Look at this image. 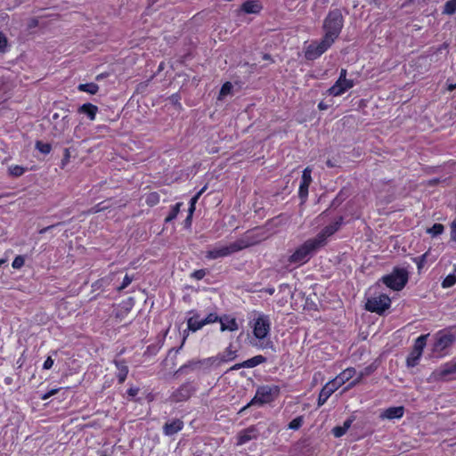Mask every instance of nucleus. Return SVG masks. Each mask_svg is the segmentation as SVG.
Listing matches in <instances>:
<instances>
[{
    "instance_id": "09e8293b",
    "label": "nucleus",
    "mask_w": 456,
    "mask_h": 456,
    "mask_svg": "<svg viewBox=\"0 0 456 456\" xmlns=\"http://www.w3.org/2000/svg\"><path fill=\"white\" fill-rule=\"evenodd\" d=\"M346 431L344 430V428L342 426L335 427L332 430V433L336 437H340V436H344L346 434Z\"/></svg>"
},
{
    "instance_id": "774afa93",
    "label": "nucleus",
    "mask_w": 456,
    "mask_h": 456,
    "mask_svg": "<svg viewBox=\"0 0 456 456\" xmlns=\"http://www.w3.org/2000/svg\"><path fill=\"white\" fill-rule=\"evenodd\" d=\"M185 340H186V336H183V342H182V345H181L180 348L183 346V345L184 344Z\"/></svg>"
},
{
    "instance_id": "412c9836",
    "label": "nucleus",
    "mask_w": 456,
    "mask_h": 456,
    "mask_svg": "<svg viewBox=\"0 0 456 456\" xmlns=\"http://www.w3.org/2000/svg\"><path fill=\"white\" fill-rule=\"evenodd\" d=\"M262 9L260 3L256 0L246 1L241 5V10L246 13H258Z\"/></svg>"
},
{
    "instance_id": "6e6552de",
    "label": "nucleus",
    "mask_w": 456,
    "mask_h": 456,
    "mask_svg": "<svg viewBox=\"0 0 456 456\" xmlns=\"http://www.w3.org/2000/svg\"><path fill=\"white\" fill-rule=\"evenodd\" d=\"M428 334L419 336L414 342L413 348L407 357L406 362L409 367H415L422 355L423 350L427 345Z\"/></svg>"
},
{
    "instance_id": "72a5a7b5",
    "label": "nucleus",
    "mask_w": 456,
    "mask_h": 456,
    "mask_svg": "<svg viewBox=\"0 0 456 456\" xmlns=\"http://www.w3.org/2000/svg\"><path fill=\"white\" fill-rule=\"evenodd\" d=\"M456 12V0H449L444 4V13L452 15Z\"/></svg>"
},
{
    "instance_id": "3c124183",
    "label": "nucleus",
    "mask_w": 456,
    "mask_h": 456,
    "mask_svg": "<svg viewBox=\"0 0 456 456\" xmlns=\"http://www.w3.org/2000/svg\"><path fill=\"white\" fill-rule=\"evenodd\" d=\"M206 273L204 270H198L192 273V277L197 280H201L205 276Z\"/></svg>"
},
{
    "instance_id": "f03ea898",
    "label": "nucleus",
    "mask_w": 456,
    "mask_h": 456,
    "mask_svg": "<svg viewBox=\"0 0 456 456\" xmlns=\"http://www.w3.org/2000/svg\"><path fill=\"white\" fill-rule=\"evenodd\" d=\"M320 247L314 239L305 240L301 246L289 256V262L297 266H300L310 260Z\"/></svg>"
},
{
    "instance_id": "f3484780",
    "label": "nucleus",
    "mask_w": 456,
    "mask_h": 456,
    "mask_svg": "<svg viewBox=\"0 0 456 456\" xmlns=\"http://www.w3.org/2000/svg\"><path fill=\"white\" fill-rule=\"evenodd\" d=\"M255 438H256V430L250 427L239 434L237 445H242Z\"/></svg>"
},
{
    "instance_id": "6ab92c4d",
    "label": "nucleus",
    "mask_w": 456,
    "mask_h": 456,
    "mask_svg": "<svg viewBox=\"0 0 456 456\" xmlns=\"http://www.w3.org/2000/svg\"><path fill=\"white\" fill-rule=\"evenodd\" d=\"M187 326L189 330L196 332L205 326V322L198 314H195L187 320Z\"/></svg>"
},
{
    "instance_id": "f257e3e1",
    "label": "nucleus",
    "mask_w": 456,
    "mask_h": 456,
    "mask_svg": "<svg viewBox=\"0 0 456 456\" xmlns=\"http://www.w3.org/2000/svg\"><path fill=\"white\" fill-rule=\"evenodd\" d=\"M343 16L339 10H333L329 12L324 20V36L320 41H313L307 45L305 51V57L314 61L319 58L334 44L343 28Z\"/></svg>"
},
{
    "instance_id": "e433bc0d",
    "label": "nucleus",
    "mask_w": 456,
    "mask_h": 456,
    "mask_svg": "<svg viewBox=\"0 0 456 456\" xmlns=\"http://www.w3.org/2000/svg\"><path fill=\"white\" fill-rule=\"evenodd\" d=\"M342 385L338 382V380L335 378L332 380L326 383L324 386L331 394H333L336 390H338Z\"/></svg>"
},
{
    "instance_id": "13d9d810",
    "label": "nucleus",
    "mask_w": 456,
    "mask_h": 456,
    "mask_svg": "<svg viewBox=\"0 0 456 456\" xmlns=\"http://www.w3.org/2000/svg\"><path fill=\"white\" fill-rule=\"evenodd\" d=\"M240 368H244L243 365H241V362L240 363H236L234 364L232 367H231V370H237Z\"/></svg>"
},
{
    "instance_id": "603ef678",
    "label": "nucleus",
    "mask_w": 456,
    "mask_h": 456,
    "mask_svg": "<svg viewBox=\"0 0 456 456\" xmlns=\"http://www.w3.org/2000/svg\"><path fill=\"white\" fill-rule=\"evenodd\" d=\"M58 390H59L58 388L52 389V390L48 391L47 393H45V395H43L41 398L43 400H47L48 398H50L51 396L55 395L58 392Z\"/></svg>"
},
{
    "instance_id": "338daca9",
    "label": "nucleus",
    "mask_w": 456,
    "mask_h": 456,
    "mask_svg": "<svg viewBox=\"0 0 456 456\" xmlns=\"http://www.w3.org/2000/svg\"><path fill=\"white\" fill-rule=\"evenodd\" d=\"M318 107H319L320 110H325L326 109V106L322 102H320Z\"/></svg>"
},
{
    "instance_id": "4d7b16f0",
    "label": "nucleus",
    "mask_w": 456,
    "mask_h": 456,
    "mask_svg": "<svg viewBox=\"0 0 456 456\" xmlns=\"http://www.w3.org/2000/svg\"><path fill=\"white\" fill-rule=\"evenodd\" d=\"M127 393L130 396H135L138 393V388L131 387L127 390Z\"/></svg>"
},
{
    "instance_id": "c9c22d12",
    "label": "nucleus",
    "mask_w": 456,
    "mask_h": 456,
    "mask_svg": "<svg viewBox=\"0 0 456 456\" xmlns=\"http://www.w3.org/2000/svg\"><path fill=\"white\" fill-rule=\"evenodd\" d=\"M304 422V417L298 416L292 419L289 424V428L292 430H297L301 428Z\"/></svg>"
},
{
    "instance_id": "cd10ccee",
    "label": "nucleus",
    "mask_w": 456,
    "mask_h": 456,
    "mask_svg": "<svg viewBox=\"0 0 456 456\" xmlns=\"http://www.w3.org/2000/svg\"><path fill=\"white\" fill-rule=\"evenodd\" d=\"M26 172V168L19 165H12L8 167V173L14 177H20Z\"/></svg>"
},
{
    "instance_id": "6e6d98bb",
    "label": "nucleus",
    "mask_w": 456,
    "mask_h": 456,
    "mask_svg": "<svg viewBox=\"0 0 456 456\" xmlns=\"http://www.w3.org/2000/svg\"><path fill=\"white\" fill-rule=\"evenodd\" d=\"M352 422H353V419H346L342 426L344 428V430L347 431V429L351 427Z\"/></svg>"
},
{
    "instance_id": "864d4df0",
    "label": "nucleus",
    "mask_w": 456,
    "mask_h": 456,
    "mask_svg": "<svg viewBox=\"0 0 456 456\" xmlns=\"http://www.w3.org/2000/svg\"><path fill=\"white\" fill-rule=\"evenodd\" d=\"M361 382V377H356L353 381H351L348 386L345 388V390H348Z\"/></svg>"
},
{
    "instance_id": "1a4fd4ad",
    "label": "nucleus",
    "mask_w": 456,
    "mask_h": 456,
    "mask_svg": "<svg viewBox=\"0 0 456 456\" xmlns=\"http://www.w3.org/2000/svg\"><path fill=\"white\" fill-rule=\"evenodd\" d=\"M454 373H456V362H450L435 370L428 379L430 381L447 380Z\"/></svg>"
},
{
    "instance_id": "c03bdc74",
    "label": "nucleus",
    "mask_w": 456,
    "mask_h": 456,
    "mask_svg": "<svg viewBox=\"0 0 456 456\" xmlns=\"http://www.w3.org/2000/svg\"><path fill=\"white\" fill-rule=\"evenodd\" d=\"M7 48V39L5 36L0 32V52H4Z\"/></svg>"
},
{
    "instance_id": "680f3d73",
    "label": "nucleus",
    "mask_w": 456,
    "mask_h": 456,
    "mask_svg": "<svg viewBox=\"0 0 456 456\" xmlns=\"http://www.w3.org/2000/svg\"><path fill=\"white\" fill-rule=\"evenodd\" d=\"M285 290H289V285L287 284H281L280 286V291H285Z\"/></svg>"
},
{
    "instance_id": "0e129e2a",
    "label": "nucleus",
    "mask_w": 456,
    "mask_h": 456,
    "mask_svg": "<svg viewBox=\"0 0 456 456\" xmlns=\"http://www.w3.org/2000/svg\"><path fill=\"white\" fill-rule=\"evenodd\" d=\"M181 391H186V395H183V398H186L189 396L188 390L186 387H183L181 388Z\"/></svg>"
},
{
    "instance_id": "2f4dec72",
    "label": "nucleus",
    "mask_w": 456,
    "mask_h": 456,
    "mask_svg": "<svg viewBox=\"0 0 456 456\" xmlns=\"http://www.w3.org/2000/svg\"><path fill=\"white\" fill-rule=\"evenodd\" d=\"M429 251H427L423 255L413 258V262L417 265L418 270L420 271L425 264L428 262Z\"/></svg>"
},
{
    "instance_id": "052dcab7",
    "label": "nucleus",
    "mask_w": 456,
    "mask_h": 456,
    "mask_svg": "<svg viewBox=\"0 0 456 456\" xmlns=\"http://www.w3.org/2000/svg\"><path fill=\"white\" fill-rule=\"evenodd\" d=\"M53 227H54V225H50V226L45 227V228H43V229H41L39 231V233H41V234L45 233V232H46L47 231H49L50 229H52Z\"/></svg>"
},
{
    "instance_id": "0eeeda50",
    "label": "nucleus",
    "mask_w": 456,
    "mask_h": 456,
    "mask_svg": "<svg viewBox=\"0 0 456 456\" xmlns=\"http://www.w3.org/2000/svg\"><path fill=\"white\" fill-rule=\"evenodd\" d=\"M391 299L385 294L368 298L365 308L372 313L382 314L390 307Z\"/></svg>"
},
{
    "instance_id": "69168bd1",
    "label": "nucleus",
    "mask_w": 456,
    "mask_h": 456,
    "mask_svg": "<svg viewBox=\"0 0 456 456\" xmlns=\"http://www.w3.org/2000/svg\"><path fill=\"white\" fill-rule=\"evenodd\" d=\"M191 216H192V215H191V213L189 212V216H187V218H186V223H187V224H191Z\"/></svg>"
},
{
    "instance_id": "4468645a",
    "label": "nucleus",
    "mask_w": 456,
    "mask_h": 456,
    "mask_svg": "<svg viewBox=\"0 0 456 456\" xmlns=\"http://www.w3.org/2000/svg\"><path fill=\"white\" fill-rule=\"evenodd\" d=\"M226 256H228V253L225 243H218L206 252V257L208 259H217Z\"/></svg>"
},
{
    "instance_id": "4be33fe9",
    "label": "nucleus",
    "mask_w": 456,
    "mask_h": 456,
    "mask_svg": "<svg viewBox=\"0 0 456 456\" xmlns=\"http://www.w3.org/2000/svg\"><path fill=\"white\" fill-rule=\"evenodd\" d=\"M98 111L97 106L92 103H85L78 109V112L86 115L90 120H94Z\"/></svg>"
},
{
    "instance_id": "39448f33",
    "label": "nucleus",
    "mask_w": 456,
    "mask_h": 456,
    "mask_svg": "<svg viewBox=\"0 0 456 456\" xmlns=\"http://www.w3.org/2000/svg\"><path fill=\"white\" fill-rule=\"evenodd\" d=\"M259 240L253 232H245L235 241L225 243L228 256L258 243Z\"/></svg>"
},
{
    "instance_id": "ddd939ff",
    "label": "nucleus",
    "mask_w": 456,
    "mask_h": 456,
    "mask_svg": "<svg viewBox=\"0 0 456 456\" xmlns=\"http://www.w3.org/2000/svg\"><path fill=\"white\" fill-rule=\"evenodd\" d=\"M312 168L307 167L304 169L302 174V180L299 185L298 193L300 198L305 199L308 195V188L312 182Z\"/></svg>"
},
{
    "instance_id": "bb28decb",
    "label": "nucleus",
    "mask_w": 456,
    "mask_h": 456,
    "mask_svg": "<svg viewBox=\"0 0 456 456\" xmlns=\"http://www.w3.org/2000/svg\"><path fill=\"white\" fill-rule=\"evenodd\" d=\"M456 284V268L453 273H449L442 281V287L444 289H448Z\"/></svg>"
},
{
    "instance_id": "f8f14e48",
    "label": "nucleus",
    "mask_w": 456,
    "mask_h": 456,
    "mask_svg": "<svg viewBox=\"0 0 456 456\" xmlns=\"http://www.w3.org/2000/svg\"><path fill=\"white\" fill-rule=\"evenodd\" d=\"M453 342V336L448 333H438L434 344V351L441 352L449 347Z\"/></svg>"
},
{
    "instance_id": "de8ad7c7",
    "label": "nucleus",
    "mask_w": 456,
    "mask_h": 456,
    "mask_svg": "<svg viewBox=\"0 0 456 456\" xmlns=\"http://www.w3.org/2000/svg\"><path fill=\"white\" fill-rule=\"evenodd\" d=\"M374 369L371 366L366 367L363 370H362L357 377H361V380L366 377L369 376L370 373H372Z\"/></svg>"
},
{
    "instance_id": "ea45409f",
    "label": "nucleus",
    "mask_w": 456,
    "mask_h": 456,
    "mask_svg": "<svg viewBox=\"0 0 456 456\" xmlns=\"http://www.w3.org/2000/svg\"><path fill=\"white\" fill-rule=\"evenodd\" d=\"M36 148L44 154H48L51 151V145L43 142H37Z\"/></svg>"
},
{
    "instance_id": "a878e982",
    "label": "nucleus",
    "mask_w": 456,
    "mask_h": 456,
    "mask_svg": "<svg viewBox=\"0 0 456 456\" xmlns=\"http://www.w3.org/2000/svg\"><path fill=\"white\" fill-rule=\"evenodd\" d=\"M77 89L80 92H86L90 94H95L99 90V86L95 83H86V84H80L77 86Z\"/></svg>"
},
{
    "instance_id": "c756f323",
    "label": "nucleus",
    "mask_w": 456,
    "mask_h": 456,
    "mask_svg": "<svg viewBox=\"0 0 456 456\" xmlns=\"http://www.w3.org/2000/svg\"><path fill=\"white\" fill-rule=\"evenodd\" d=\"M444 226L442 224H435L432 227L427 229V233L432 236H437L444 232Z\"/></svg>"
},
{
    "instance_id": "37998d69",
    "label": "nucleus",
    "mask_w": 456,
    "mask_h": 456,
    "mask_svg": "<svg viewBox=\"0 0 456 456\" xmlns=\"http://www.w3.org/2000/svg\"><path fill=\"white\" fill-rule=\"evenodd\" d=\"M103 204H104V202L97 204L96 206H94V208H92L89 210V213H98V212L104 210L105 208H107L109 207V206H106Z\"/></svg>"
},
{
    "instance_id": "9d476101",
    "label": "nucleus",
    "mask_w": 456,
    "mask_h": 456,
    "mask_svg": "<svg viewBox=\"0 0 456 456\" xmlns=\"http://www.w3.org/2000/svg\"><path fill=\"white\" fill-rule=\"evenodd\" d=\"M341 220L340 218L338 221L326 226L315 238H313L320 248L325 245L328 237L331 236L338 230Z\"/></svg>"
},
{
    "instance_id": "a211bd4d",
    "label": "nucleus",
    "mask_w": 456,
    "mask_h": 456,
    "mask_svg": "<svg viewBox=\"0 0 456 456\" xmlns=\"http://www.w3.org/2000/svg\"><path fill=\"white\" fill-rule=\"evenodd\" d=\"M183 423L180 419H174L169 423H166L164 426V434L166 436H172L180 430H182Z\"/></svg>"
},
{
    "instance_id": "c85d7f7f",
    "label": "nucleus",
    "mask_w": 456,
    "mask_h": 456,
    "mask_svg": "<svg viewBox=\"0 0 456 456\" xmlns=\"http://www.w3.org/2000/svg\"><path fill=\"white\" fill-rule=\"evenodd\" d=\"M182 205H183V203L178 202L172 207L170 213L165 219L166 223H169L176 218L177 215L180 212V208H181Z\"/></svg>"
},
{
    "instance_id": "2eb2a0df",
    "label": "nucleus",
    "mask_w": 456,
    "mask_h": 456,
    "mask_svg": "<svg viewBox=\"0 0 456 456\" xmlns=\"http://www.w3.org/2000/svg\"><path fill=\"white\" fill-rule=\"evenodd\" d=\"M403 413L404 408L403 406L389 407L380 414V418L383 419H398L403 416Z\"/></svg>"
},
{
    "instance_id": "aec40b11",
    "label": "nucleus",
    "mask_w": 456,
    "mask_h": 456,
    "mask_svg": "<svg viewBox=\"0 0 456 456\" xmlns=\"http://www.w3.org/2000/svg\"><path fill=\"white\" fill-rule=\"evenodd\" d=\"M220 365L224 362H228L234 360L237 357V350H233L231 346L225 348V350L217 354Z\"/></svg>"
},
{
    "instance_id": "b1692460",
    "label": "nucleus",
    "mask_w": 456,
    "mask_h": 456,
    "mask_svg": "<svg viewBox=\"0 0 456 456\" xmlns=\"http://www.w3.org/2000/svg\"><path fill=\"white\" fill-rule=\"evenodd\" d=\"M355 374L356 370L354 368H346L342 372H340L336 377V379L341 385H344L346 381H349Z\"/></svg>"
},
{
    "instance_id": "49530a36",
    "label": "nucleus",
    "mask_w": 456,
    "mask_h": 456,
    "mask_svg": "<svg viewBox=\"0 0 456 456\" xmlns=\"http://www.w3.org/2000/svg\"><path fill=\"white\" fill-rule=\"evenodd\" d=\"M451 240L456 242V218L451 223Z\"/></svg>"
},
{
    "instance_id": "9b49d317",
    "label": "nucleus",
    "mask_w": 456,
    "mask_h": 456,
    "mask_svg": "<svg viewBox=\"0 0 456 456\" xmlns=\"http://www.w3.org/2000/svg\"><path fill=\"white\" fill-rule=\"evenodd\" d=\"M354 83L353 80L338 79L335 84L329 88L328 94L331 96L338 97L353 88Z\"/></svg>"
},
{
    "instance_id": "a19ab883",
    "label": "nucleus",
    "mask_w": 456,
    "mask_h": 456,
    "mask_svg": "<svg viewBox=\"0 0 456 456\" xmlns=\"http://www.w3.org/2000/svg\"><path fill=\"white\" fill-rule=\"evenodd\" d=\"M205 322V325L215 323L219 321V317L215 313H210L206 318L202 319Z\"/></svg>"
},
{
    "instance_id": "423d86ee",
    "label": "nucleus",
    "mask_w": 456,
    "mask_h": 456,
    "mask_svg": "<svg viewBox=\"0 0 456 456\" xmlns=\"http://www.w3.org/2000/svg\"><path fill=\"white\" fill-rule=\"evenodd\" d=\"M383 282L394 290H401L408 281L407 272L403 269H395L382 278Z\"/></svg>"
},
{
    "instance_id": "4c0bfd02",
    "label": "nucleus",
    "mask_w": 456,
    "mask_h": 456,
    "mask_svg": "<svg viewBox=\"0 0 456 456\" xmlns=\"http://www.w3.org/2000/svg\"><path fill=\"white\" fill-rule=\"evenodd\" d=\"M145 200L149 206H155L159 202V195L157 192H151L147 195Z\"/></svg>"
},
{
    "instance_id": "8fccbe9b",
    "label": "nucleus",
    "mask_w": 456,
    "mask_h": 456,
    "mask_svg": "<svg viewBox=\"0 0 456 456\" xmlns=\"http://www.w3.org/2000/svg\"><path fill=\"white\" fill-rule=\"evenodd\" d=\"M54 361L52 359V357H47L43 364V369L45 370H50L53 365Z\"/></svg>"
},
{
    "instance_id": "473e14b6",
    "label": "nucleus",
    "mask_w": 456,
    "mask_h": 456,
    "mask_svg": "<svg viewBox=\"0 0 456 456\" xmlns=\"http://www.w3.org/2000/svg\"><path fill=\"white\" fill-rule=\"evenodd\" d=\"M199 363H201V364H203V365H205L207 367H210V366L218 367V366H220L217 355L203 359L202 361L199 362Z\"/></svg>"
},
{
    "instance_id": "5701e85b",
    "label": "nucleus",
    "mask_w": 456,
    "mask_h": 456,
    "mask_svg": "<svg viewBox=\"0 0 456 456\" xmlns=\"http://www.w3.org/2000/svg\"><path fill=\"white\" fill-rule=\"evenodd\" d=\"M115 365L118 369L117 378L118 379V382L121 384L126 379V376L128 374V367L126 366V362L123 361L115 362Z\"/></svg>"
},
{
    "instance_id": "20e7f679",
    "label": "nucleus",
    "mask_w": 456,
    "mask_h": 456,
    "mask_svg": "<svg viewBox=\"0 0 456 456\" xmlns=\"http://www.w3.org/2000/svg\"><path fill=\"white\" fill-rule=\"evenodd\" d=\"M281 388L279 386H261L257 387L255 396L251 399L246 407L270 403L279 396Z\"/></svg>"
},
{
    "instance_id": "393cba45",
    "label": "nucleus",
    "mask_w": 456,
    "mask_h": 456,
    "mask_svg": "<svg viewBox=\"0 0 456 456\" xmlns=\"http://www.w3.org/2000/svg\"><path fill=\"white\" fill-rule=\"evenodd\" d=\"M266 361L265 357L263 355H256L250 359H248L241 362L244 368H254L261 363H264Z\"/></svg>"
},
{
    "instance_id": "dca6fc26",
    "label": "nucleus",
    "mask_w": 456,
    "mask_h": 456,
    "mask_svg": "<svg viewBox=\"0 0 456 456\" xmlns=\"http://www.w3.org/2000/svg\"><path fill=\"white\" fill-rule=\"evenodd\" d=\"M220 330L221 331H235L239 329L238 323L235 318L230 316L219 317Z\"/></svg>"
},
{
    "instance_id": "79ce46f5",
    "label": "nucleus",
    "mask_w": 456,
    "mask_h": 456,
    "mask_svg": "<svg viewBox=\"0 0 456 456\" xmlns=\"http://www.w3.org/2000/svg\"><path fill=\"white\" fill-rule=\"evenodd\" d=\"M24 262H25V260H24L23 256H18L13 259L12 266L14 269H20V267H22L24 265Z\"/></svg>"
},
{
    "instance_id": "bf43d9fd",
    "label": "nucleus",
    "mask_w": 456,
    "mask_h": 456,
    "mask_svg": "<svg viewBox=\"0 0 456 456\" xmlns=\"http://www.w3.org/2000/svg\"><path fill=\"white\" fill-rule=\"evenodd\" d=\"M265 291L269 295H273L275 292V289L273 287L265 289Z\"/></svg>"
},
{
    "instance_id": "7ed1b4c3",
    "label": "nucleus",
    "mask_w": 456,
    "mask_h": 456,
    "mask_svg": "<svg viewBox=\"0 0 456 456\" xmlns=\"http://www.w3.org/2000/svg\"><path fill=\"white\" fill-rule=\"evenodd\" d=\"M271 330V322L267 315L259 314L253 322V334L259 340L256 346L260 348H270L273 346L271 341H264V338L269 334Z\"/></svg>"
},
{
    "instance_id": "a18cd8bd",
    "label": "nucleus",
    "mask_w": 456,
    "mask_h": 456,
    "mask_svg": "<svg viewBox=\"0 0 456 456\" xmlns=\"http://www.w3.org/2000/svg\"><path fill=\"white\" fill-rule=\"evenodd\" d=\"M132 281L133 279L126 274L123 279L122 284L118 287V290L126 289L132 282Z\"/></svg>"
},
{
    "instance_id": "f704fd0d",
    "label": "nucleus",
    "mask_w": 456,
    "mask_h": 456,
    "mask_svg": "<svg viewBox=\"0 0 456 456\" xmlns=\"http://www.w3.org/2000/svg\"><path fill=\"white\" fill-rule=\"evenodd\" d=\"M232 83L230 82H226L224 83L222 87H221V90L219 92V97L218 99L219 100H222L223 98H224L226 95H228L229 94H231L232 92Z\"/></svg>"
},
{
    "instance_id": "58836bf2",
    "label": "nucleus",
    "mask_w": 456,
    "mask_h": 456,
    "mask_svg": "<svg viewBox=\"0 0 456 456\" xmlns=\"http://www.w3.org/2000/svg\"><path fill=\"white\" fill-rule=\"evenodd\" d=\"M205 189H206V187H203L195 196H193L191 199L190 208H189V212L191 213V215H192V213L194 212V210H195V204L197 203V201L200 199V195L204 192Z\"/></svg>"
},
{
    "instance_id": "5fc2aeb1",
    "label": "nucleus",
    "mask_w": 456,
    "mask_h": 456,
    "mask_svg": "<svg viewBox=\"0 0 456 456\" xmlns=\"http://www.w3.org/2000/svg\"><path fill=\"white\" fill-rule=\"evenodd\" d=\"M346 75H347L346 69H342L340 70V74H339V77L338 79L349 80L348 78H346Z\"/></svg>"
},
{
    "instance_id": "e2e57ef3",
    "label": "nucleus",
    "mask_w": 456,
    "mask_h": 456,
    "mask_svg": "<svg viewBox=\"0 0 456 456\" xmlns=\"http://www.w3.org/2000/svg\"><path fill=\"white\" fill-rule=\"evenodd\" d=\"M456 89V83L455 84H449L448 85V90L449 91H453Z\"/></svg>"
},
{
    "instance_id": "7c9ffc66",
    "label": "nucleus",
    "mask_w": 456,
    "mask_h": 456,
    "mask_svg": "<svg viewBox=\"0 0 456 456\" xmlns=\"http://www.w3.org/2000/svg\"><path fill=\"white\" fill-rule=\"evenodd\" d=\"M332 394L323 387L319 394L318 406L323 405Z\"/></svg>"
}]
</instances>
